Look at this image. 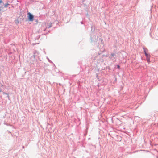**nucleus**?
<instances>
[{
    "label": "nucleus",
    "instance_id": "obj_15",
    "mask_svg": "<svg viewBox=\"0 0 158 158\" xmlns=\"http://www.w3.org/2000/svg\"><path fill=\"white\" fill-rule=\"evenodd\" d=\"M102 44V45L103 46H104V45H103V44Z\"/></svg>",
    "mask_w": 158,
    "mask_h": 158
},
{
    "label": "nucleus",
    "instance_id": "obj_3",
    "mask_svg": "<svg viewBox=\"0 0 158 158\" xmlns=\"http://www.w3.org/2000/svg\"><path fill=\"white\" fill-rule=\"evenodd\" d=\"M39 53L36 50H35L34 52V55L33 56L34 58L38 55Z\"/></svg>",
    "mask_w": 158,
    "mask_h": 158
},
{
    "label": "nucleus",
    "instance_id": "obj_17",
    "mask_svg": "<svg viewBox=\"0 0 158 158\" xmlns=\"http://www.w3.org/2000/svg\"><path fill=\"white\" fill-rule=\"evenodd\" d=\"M32 1H34V0H32Z\"/></svg>",
    "mask_w": 158,
    "mask_h": 158
},
{
    "label": "nucleus",
    "instance_id": "obj_14",
    "mask_svg": "<svg viewBox=\"0 0 158 158\" xmlns=\"http://www.w3.org/2000/svg\"><path fill=\"white\" fill-rule=\"evenodd\" d=\"M23 148H24V146H23Z\"/></svg>",
    "mask_w": 158,
    "mask_h": 158
},
{
    "label": "nucleus",
    "instance_id": "obj_2",
    "mask_svg": "<svg viewBox=\"0 0 158 158\" xmlns=\"http://www.w3.org/2000/svg\"><path fill=\"white\" fill-rule=\"evenodd\" d=\"M28 19L30 21H32L33 20L34 16L31 13L29 12L28 13Z\"/></svg>",
    "mask_w": 158,
    "mask_h": 158
},
{
    "label": "nucleus",
    "instance_id": "obj_9",
    "mask_svg": "<svg viewBox=\"0 0 158 158\" xmlns=\"http://www.w3.org/2000/svg\"><path fill=\"white\" fill-rule=\"evenodd\" d=\"M117 68L119 69L120 68V66L119 65H117Z\"/></svg>",
    "mask_w": 158,
    "mask_h": 158
},
{
    "label": "nucleus",
    "instance_id": "obj_12",
    "mask_svg": "<svg viewBox=\"0 0 158 158\" xmlns=\"http://www.w3.org/2000/svg\"><path fill=\"white\" fill-rule=\"evenodd\" d=\"M135 118H139V117H136Z\"/></svg>",
    "mask_w": 158,
    "mask_h": 158
},
{
    "label": "nucleus",
    "instance_id": "obj_11",
    "mask_svg": "<svg viewBox=\"0 0 158 158\" xmlns=\"http://www.w3.org/2000/svg\"><path fill=\"white\" fill-rule=\"evenodd\" d=\"M91 41H93V39L92 37H91Z\"/></svg>",
    "mask_w": 158,
    "mask_h": 158
},
{
    "label": "nucleus",
    "instance_id": "obj_7",
    "mask_svg": "<svg viewBox=\"0 0 158 158\" xmlns=\"http://www.w3.org/2000/svg\"><path fill=\"white\" fill-rule=\"evenodd\" d=\"M8 5H9V4L8 3H6L5 4L4 7H7Z\"/></svg>",
    "mask_w": 158,
    "mask_h": 158
},
{
    "label": "nucleus",
    "instance_id": "obj_16",
    "mask_svg": "<svg viewBox=\"0 0 158 158\" xmlns=\"http://www.w3.org/2000/svg\"><path fill=\"white\" fill-rule=\"evenodd\" d=\"M1 10V9H0V11Z\"/></svg>",
    "mask_w": 158,
    "mask_h": 158
},
{
    "label": "nucleus",
    "instance_id": "obj_1",
    "mask_svg": "<svg viewBox=\"0 0 158 158\" xmlns=\"http://www.w3.org/2000/svg\"><path fill=\"white\" fill-rule=\"evenodd\" d=\"M109 58L113 61H116V55L115 53H111L109 56Z\"/></svg>",
    "mask_w": 158,
    "mask_h": 158
},
{
    "label": "nucleus",
    "instance_id": "obj_13",
    "mask_svg": "<svg viewBox=\"0 0 158 158\" xmlns=\"http://www.w3.org/2000/svg\"><path fill=\"white\" fill-rule=\"evenodd\" d=\"M81 24H83V23H82V22H81Z\"/></svg>",
    "mask_w": 158,
    "mask_h": 158
},
{
    "label": "nucleus",
    "instance_id": "obj_4",
    "mask_svg": "<svg viewBox=\"0 0 158 158\" xmlns=\"http://www.w3.org/2000/svg\"><path fill=\"white\" fill-rule=\"evenodd\" d=\"M145 56L147 58H148L149 57H150V55H148L147 52H145Z\"/></svg>",
    "mask_w": 158,
    "mask_h": 158
},
{
    "label": "nucleus",
    "instance_id": "obj_10",
    "mask_svg": "<svg viewBox=\"0 0 158 158\" xmlns=\"http://www.w3.org/2000/svg\"><path fill=\"white\" fill-rule=\"evenodd\" d=\"M47 59L49 62H50V63L52 62L48 59V58H47Z\"/></svg>",
    "mask_w": 158,
    "mask_h": 158
},
{
    "label": "nucleus",
    "instance_id": "obj_5",
    "mask_svg": "<svg viewBox=\"0 0 158 158\" xmlns=\"http://www.w3.org/2000/svg\"><path fill=\"white\" fill-rule=\"evenodd\" d=\"M143 49L144 50V53H145V52H146V50H147V48H143Z\"/></svg>",
    "mask_w": 158,
    "mask_h": 158
},
{
    "label": "nucleus",
    "instance_id": "obj_8",
    "mask_svg": "<svg viewBox=\"0 0 158 158\" xmlns=\"http://www.w3.org/2000/svg\"><path fill=\"white\" fill-rule=\"evenodd\" d=\"M51 27H52V26H51V24L48 26V28Z\"/></svg>",
    "mask_w": 158,
    "mask_h": 158
},
{
    "label": "nucleus",
    "instance_id": "obj_6",
    "mask_svg": "<svg viewBox=\"0 0 158 158\" xmlns=\"http://www.w3.org/2000/svg\"><path fill=\"white\" fill-rule=\"evenodd\" d=\"M149 58L150 57H149L148 58H147V61L148 62V63L150 62V60Z\"/></svg>",
    "mask_w": 158,
    "mask_h": 158
}]
</instances>
